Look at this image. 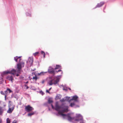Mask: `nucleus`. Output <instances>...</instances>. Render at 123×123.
<instances>
[{"label": "nucleus", "mask_w": 123, "mask_h": 123, "mask_svg": "<svg viewBox=\"0 0 123 123\" xmlns=\"http://www.w3.org/2000/svg\"><path fill=\"white\" fill-rule=\"evenodd\" d=\"M28 83V81H27V82H26V83Z\"/></svg>", "instance_id": "39"}, {"label": "nucleus", "mask_w": 123, "mask_h": 123, "mask_svg": "<svg viewBox=\"0 0 123 123\" xmlns=\"http://www.w3.org/2000/svg\"><path fill=\"white\" fill-rule=\"evenodd\" d=\"M72 98L70 100V102L71 100H74L75 102H78L79 100L78 99V97L76 95L72 96L71 97Z\"/></svg>", "instance_id": "9"}, {"label": "nucleus", "mask_w": 123, "mask_h": 123, "mask_svg": "<svg viewBox=\"0 0 123 123\" xmlns=\"http://www.w3.org/2000/svg\"><path fill=\"white\" fill-rule=\"evenodd\" d=\"M69 97H66L64 98H62L60 100V101L61 102H64L66 101H69Z\"/></svg>", "instance_id": "14"}, {"label": "nucleus", "mask_w": 123, "mask_h": 123, "mask_svg": "<svg viewBox=\"0 0 123 123\" xmlns=\"http://www.w3.org/2000/svg\"><path fill=\"white\" fill-rule=\"evenodd\" d=\"M9 109L7 111L8 113H11L14 109L15 106L10 104L8 105Z\"/></svg>", "instance_id": "6"}, {"label": "nucleus", "mask_w": 123, "mask_h": 123, "mask_svg": "<svg viewBox=\"0 0 123 123\" xmlns=\"http://www.w3.org/2000/svg\"><path fill=\"white\" fill-rule=\"evenodd\" d=\"M45 82V81L44 80H43L42 81V84H43Z\"/></svg>", "instance_id": "32"}, {"label": "nucleus", "mask_w": 123, "mask_h": 123, "mask_svg": "<svg viewBox=\"0 0 123 123\" xmlns=\"http://www.w3.org/2000/svg\"><path fill=\"white\" fill-rule=\"evenodd\" d=\"M33 80H34L36 81L37 79V78L36 75H35V76L33 77L32 78Z\"/></svg>", "instance_id": "21"}, {"label": "nucleus", "mask_w": 123, "mask_h": 123, "mask_svg": "<svg viewBox=\"0 0 123 123\" xmlns=\"http://www.w3.org/2000/svg\"><path fill=\"white\" fill-rule=\"evenodd\" d=\"M0 92L1 94L5 96V93L3 91H1Z\"/></svg>", "instance_id": "28"}, {"label": "nucleus", "mask_w": 123, "mask_h": 123, "mask_svg": "<svg viewBox=\"0 0 123 123\" xmlns=\"http://www.w3.org/2000/svg\"><path fill=\"white\" fill-rule=\"evenodd\" d=\"M51 106H52V108H53V109L54 108V106L53 105H52V104L51 105Z\"/></svg>", "instance_id": "35"}, {"label": "nucleus", "mask_w": 123, "mask_h": 123, "mask_svg": "<svg viewBox=\"0 0 123 123\" xmlns=\"http://www.w3.org/2000/svg\"><path fill=\"white\" fill-rule=\"evenodd\" d=\"M104 4V2H101L99 3H98L97 5V7H100L101 6Z\"/></svg>", "instance_id": "15"}, {"label": "nucleus", "mask_w": 123, "mask_h": 123, "mask_svg": "<svg viewBox=\"0 0 123 123\" xmlns=\"http://www.w3.org/2000/svg\"><path fill=\"white\" fill-rule=\"evenodd\" d=\"M35 113L34 112H32L31 113H30L28 114V116H31L32 115L34 114Z\"/></svg>", "instance_id": "18"}, {"label": "nucleus", "mask_w": 123, "mask_h": 123, "mask_svg": "<svg viewBox=\"0 0 123 123\" xmlns=\"http://www.w3.org/2000/svg\"><path fill=\"white\" fill-rule=\"evenodd\" d=\"M63 89L64 90H65L66 91H67V90L68 89L67 87H63Z\"/></svg>", "instance_id": "29"}, {"label": "nucleus", "mask_w": 123, "mask_h": 123, "mask_svg": "<svg viewBox=\"0 0 123 123\" xmlns=\"http://www.w3.org/2000/svg\"><path fill=\"white\" fill-rule=\"evenodd\" d=\"M6 109L5 108L0 106V115H2L4 111L6 110ZM1 119L0 118V123H1Z\"/></svg>", "instance_id": "10"}, {"label": "nucleus", "mask_w": 123, "mask_h": 123, "mask_svg": "<svg viewBox=\"0 0 123 123\" xmlns=\"http://www.w3.org/2000/svg\"><path fill=\"white\" fill-rule=\"evenodd\" d=\"M83 118V117L81 114H76L75 117H71L70 116V121L73 122H79L80 120H82V119Z\"/></svg>", "instance_id": "2"}, {"label": "nucleus", "mask_w": 123, "mask_h": 123, "mask_svg": "<svg viewBox=\"0 0 123 123\" xmlns=\"http://www.w3.org/2000/svg\"><path fill=\"white\" fill-rule=\"evenodd\" d=\"M16 71L15 70L12 69L10 71H6L3 72L2 74H1V75L3 76V75L6 74H12L13 75L16 74V76H19V74H16Z\"/></svg>", "instance_id": "4"}, {"label": "nucleus", "mask_w": 123, "mask_h": 123, "mask_svg": "<svg viewBox=\"0 0 123 123\" xmlns=\"http://www.w3.org/2000/svg\"><path fill=\"white\" fill-rule=\"evenodd\" d=\"M21 57H18L17 56H16L14 57V60L16 62H17V61L19 59V62H20V61L21 59L20 58Z\"/></svg>", "instance_id": "16"}, {"label": "nucleus", "mask_w": 123, "mask_h": 123, "mask_svg": "<svg viewBox=\"0 0 123 123\" xmlns=\"http://www.w3.org/2000/svg\"><path fill=\"white\" fill-rule=\"evenodd\" d=\"M7 90L8 91V92H9V93L11 92L12 91L9 88H7Z\"/></svg>", "instance_id": "27"}, {"label": "nucleus", "mask_w": 123, "mask_h": 123, "mask_svg": "<svg viewBox=\"0 0 123 123\" xmlns=\"http://www.w3.org/2000/svg\"><path fill=\"white\" fill-rule=\"evenodd\" d=\"M33 62V58L32 57H29L28 59V62L27 61V63L28 65L30 64L31 66Z\"/></svg>", "instance_id": "11"}, {"label": "nucleus", "mask_w": 123, "mask_h": 123, "mask_svg": "<svg viewBox=\"0 0 123 123\" xmlns=\"http://www.w3.org/2000/svg\"><path fill=\"white\" fill-rule=\"evenodd\" d=\"M79 122H80V123H85V121L84 120L83 118L82 119V120H80Z\"/></svg>", "instance_id": "23"}, {"label": "nucleus", "mask_w": 123, "mask_h": 123, "mask_svg": "<svg viewBox=\"0 0 123 123\" xmlns=\"http://www.w3.org/2000/svg\"><path fill=\"white\" fill-rule=\"evenodd\" d=\"M8 91L7 90V89L6 90V91H5L4 92H5V99H6V95H7V94L8 93Z\"/></svg>", "instance_id": "22"}, {"label": "nucleus", "mask_w": 123, "mask_h": 123, "mask_svg": "<svg viewBox=\"0 0 123 123\" xmlns=\"http://www.w3.org/2000/svg\"><path fill=\"white\" fill-rule=\"evenodd\" d=\"M9 103H11V101H9Z\"/></svg>", "instance_id": "36"}, {"label": "nucleus", "mask_w": 123, "mask_h": 123, "mask_svg": "<svg viewBox=\"0 0 123 123\" xmlns=\"http://www.w3.org/2000/svg\"><path fill=\"white\" fill-rule=\"evenodd\" d=\"M51 88H52V87H51L49 89V91L50 90H51Z\"/></svg>", "instance_id": "37"}, {"label": "nucleus", "mask_w": 123, "mask_h": 123, "mask_svg": "<svg viewBox=\"0 0 123 123\" xmlns=\"http://www.w3.org/2000/svg\"><path fill=\"white\" fill-rule=\"evenodd\" d=\"M7 123H10V121L9 118H7L6 119Z\"/></svg>", "instance_id": "25"}, {"label": "nucleus", "mask_w": 123, "mask_h": 123, "mask_svg": "<svg viewBox=\"0 0 123 123\" xmlns=\"http://www.w3.org/2000/svg\"><path fill=\"white\" fill-rule=\"evenodd\" d=\"M46 92H48V93H49V90H46Z\"/></svg>", "instance_id": "34"}, {"label": "nucleus", "mask_w": 123, "mask_h": 123, "mask_svg": "<svg viewBox=\"0 0 123 123\" xmlns=\"http://www.w3.org/2000/svg\"><path fill=\"white\" fill-rule=\"evenodd\" d=\"M61 68H62L61 66L59 65H56L55 68L54 69L55 70L58 69H61Z\"/></svg>", "instance_id": "17"}, {"label": "nucleus", "mask_w": 123, "mask_h": 123, "mask_svg": "<svg viewBox=\"0 0 123 123\" xmlns=\"http://www.w3.org/2000/svg\"><path fill=\"white\" fill-rule=\"evenodd\" d=\"M25 63L24 62H19V63H18L17 65V68L18 70L17 71V73H20L21 71V70L22 67H24V66Z\"/></svg>", "instance_id": "5"}, {"label": "nucleus", "mask_w": 123, "mask_h": 123, "mask_svg": "<svg viewBox=\"0 0 123 123\" xmlns=\"http://www.w3.org/2000/svg\"><path fill=\"white\" fill-rule=\"evenodd\" d=\"M6 106V105H4V107H5Z\"/></svg>", "instance_id": "38"}, {"label": "nucleus", "mask_w": 123, "mask_h": 123, "mask_svg": "<svg viewBox=\"0 0 123 123\" xmlns=\"http://www.w3.org/2000/svg\"><path fill=\"white\" fill-rule=\"evenodd\" d=\"M35 72H33L32 73V74H34L35 75H35H36V74H35Z\"/></svg>", "instance_id": "33"}, {"label": "nucleus", "mask_w": 123, "mask_h": 123, "mask_svg": "<svg viewBox=\"0 0 123 123\" xmlns=\"http://www.w3.org/2000/svg\"><path fill=\"white\" fill-rule=\"evenodd\" d=\"M53 101L51 98H49L48 100V102L50 104L52 103Z\"/></svg>", "instance_id": "19"}, {"label": "nucleus", "mask_w": 123, "mask_h": 123, "mask_svg": "<svg viewBox=\"0 0 123 123\" xmlns=\"http://www.w3.org/2000/svg\"><path fill=\"white\" fill-rule=\"evenodd\" d=\"M71 90V89L70 88V90Z\"/></svg>", "instance_id": "41"}, {"label": "nucleus", "mask_w": 123, "mask_h": 123, "mask_svg": "<svg viewBox=\"0 0 123 123\" xmlns=\"http://www.w3.org/2000/svg\"><path fill=\"white\" fill-rule=\"evenodd\" d=\"M25 86L26 87V89H27L29 88V87L28 86H27L26 85H25Z\"/></svg>", "instance_id": "30"}, {"label": "nucleus", "mask_w": 123, "mask_h": 123, "mask_svg": "<svg viewBox=\"0 0 123 123\" xmlns=\"http://www.w3.org/2000/svg\"><path fill=\"white\" fill-rule=\"evenodd\" d=\"M54 69H53L51 67H49V68L48 70V72L49 73L51 74H55V73H57L58 72L62 71L61 70L59 69L58 71H55L53 70Z\"/></svg>", "instance_id": "7"}, {"label": "nucleus", "mask_w": 123, "mask_h": 123, "mask_svg": "<svg viewBox=\"0 0 123 123\" xmlns=\"http://www.w3.org/2000/svg\"><path fill=\"white\" fill-rule=\"evenodd\" d=\"M25 110L27 112H29L34 109V108L30 105H28L25 106Z\"/></svg>", "instance_id": "8"}, {"label": "nucleus", "mask_w": 123, "mask_h": 123, "mask_svg": "<svg viewBox=\"0 0 123 123\" xmlns=\"http://www.w3.org/2000/svg\"><path fill=\"white\" fill-rule=\"evenodd\" d=\"M47 73V72H41L40 73H38V75H43V74H45V73Z\"/></svg>", "instance_id": "20"}, {"label": "nucleus", "mask_w": 123, "mask_h": 123, "mask_svg": "<svg viewBox=\"0 0 123 123\" xmlns=\"http://www.w3.org/2000/svg\"><path fill=\"white\" fill-rule=\"evenodd\" d=\"M6 79L9 80L11 81L12 83V80H13V78L12 76L8 75Z\"/></svg>", "instance_id": "12"}, {"label": "nucleus", "mask_w": 123, "mask_h": 123, "mask_svg": "<svg viewBox=\"0 0 123 123\" xmlns=\"http://www.w3.org/2000/svg\"><path fill=\"white\" fill-rule=\"evenodd\" d=\"M1 80H2V78H1Z\"/></svg>", "instance_id": "40"}, {"label": "nucleus", "mask_w": 123, "mask_h": 123, "mask_svg": "<svg viewBox=\"0 0 123 123\" xmlns=\"http://www.w3.org/2000/svg\"><path fill=\"white\" fill-rule=\"evenodd\" d=\"M61 106H59L58 103H56L55 105V110L57 111H58V113L60 115H61L63 116H67V115L63 114V113H64L65 112H67L68 111V109L67 108H65L62 111H59V110L61 108ZM67 116L68 117V119L69 120V115H68Z\"/></svg>", "instance_id": "1"}, {"label": "nucleus", "mask_w": 123, "mask_h": 123, "mask_svg": "<svg viewBox=\"0 0 123 123\" xmlns=\"http://www.w3.org/2000/svg\"><path fill=\"white\" fill-rule=\"evenodd\" d=\"M41 54L42 55H43V57H45V53L43 51H42L41 52Z\"/></svg>", "instance_id": "26"}, {"label": "nucleus", "mask_w": 123, "mask_h": 123, "mask_svg": "<svg viewBox=\"0 0 123 123\" xmlns=\"http://www.w3.org/2000/svg\"><path fill=\"white\" fill-rule=\"evenodd\" d=\"M59 81V79L57 77L54 78H50V79L48 83L49 85L51 86L54 84L55 85L57 84Z\"/></svg>", "instance_id": "3"}, {"label": "nucleus", "mask_w": 123, "mask_h": 123, "mask_svg": "<svg viewBox=\"0 0 123 123\" xmlns=\"http://www.w3.org/2000/svg\"><path fill=\"white\" fill-rule=\"evenodd\" d=\"M70 106L71 107L74 106L75 108L79 107V105H76L74 103H71Z\"/></svg>", "instance_id": "13"}, {"label": "nucleus", "mask_w": 123, "mask_h": 123, "mask_svg": "<svg viewBox=\"0 0 123 123\" xmlns=\"http://www.w3.org/2000/svg\"><path fill=\"white\" fill-rule=\"evenodd\" d=\"M39 53L38 52H37L33 54V55L34 56H36L37 55L39 54Z\"/></svg>", "instance_id": "24"}, {"label": "nucleus", "mask_w": 123, "mask_h": 123, "mask_svg": "<svg viewBox=\"0 0 123 123\" xmlns=\"http://www.w3.org/2000/svg\"><path fill=\"white\" fill-rule=\"evenodd\" d=\"M17 122V121L15 120H14L13 121V122H12V123H16Z\"/></svg>", "instance_id": "31"}]
</instances>
